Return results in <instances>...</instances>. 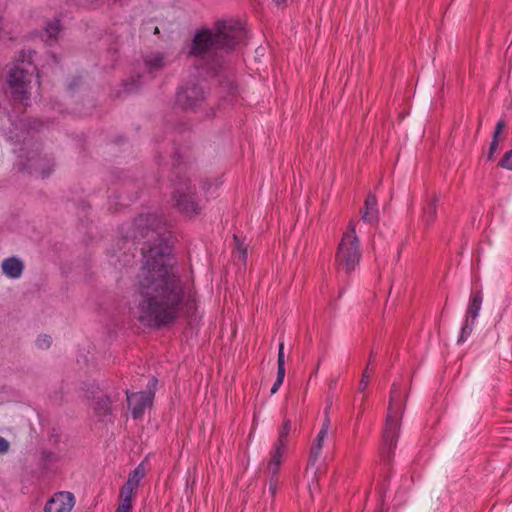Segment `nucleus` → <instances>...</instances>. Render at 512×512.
I'll use <instances>...</instances> for the list:
<instances>
[{"instance_id":"1","label":"nucleus","mask_w":512,"mask_h":512,"mask_svg":"<svg viewBox=\"0 0 512 512\" xmlns=\"http://www.w3.org/2000/svg\"><path fill=\"white\" fill-rule=\"evenodd\" d=\"M134 225L136 232L131 237L147 241L142 248L144 263L136 277L132 313L147 326L170 324L184 311L196 309V293L190 285L182 284L175 272L157 216L141 215Z\"/></svg>"},{"instance_id":"2","label":"nucleus","mask_w":512,"mask_h":512,"mask_svg":"<svg viewBox=\"0 0 512 512\" xmlns=\"http://www.w3.org/2000/svg\"><path fill=\"white\" fill-rule=\"evenodd\" d=\"M241 23L233 20L218 21L212 29L196 33L190 54L200 58L201 69L209 75H217L223 64V55L233 49L243 38Z\"/></svg>"},{"instance_id":"3","label":"nucleus","mask_w":512,"mask_h":512,"mask_svg":"<svg viewBox=\"0 0 512 512\" xmlns=\"http://www.w3.org/2000/svg\"><path fill=\"white\" fill-rule=\"evenodd\" d=\"M401 412V393L397 389L396 385H393L381 448V454L386 459H390L397 442Z\"/></svg>"},{"instance_id":"4","label":"nucleus","mask_w":512,"mask_h":512,"mask_svg":"<svg viewBox=\"0 0 512 512\" xmlns=\"http://www.w3.org/2000/svg\"><path fill=\"white\" fill-rule=\"evenodd\" d=\"M358 238L355 223L350 222L343 234L336 253V264L339 269L350 273L354 271L360 261Z\"/></svg>"},{"instance_id":"5","label":"nucleus","mask_w":512,"mask_h":512,"mask_svg":"<svg viewBox=\"0 0 512 512\" xmlns=\"http://www.w3.org/2000/svg\"><path fill=\"white\" fill-rule=\"evenodd\" d=\"M35 67L30 61L22 60L21 66H16L9 72L8 84L14 100L25 102L32 90V79Z\"/></svg>"},{"instance_id":"6","label":"nucleus","mask_w":512,"mask_h":512,"mask_svg":"<svg viewBox=\"0 0 512 512\" xmlns=\"http://www.w3.org/2000/svg\"><path fill=\"white\" fill-rule=\"evenodd\" d=\"M173 200L177 209L186 215H195L200 209L194 188L188 180L177 184L173 193Z\"/></svg>"},{"instance_id":"7","label":"nucleus","mask_w":512,"mask_h":512,"mask_svg":"<svg viewBox=\"0 0 512 512\" xmlns=\"http://www.w3.org/2000/svg\"><path fill=\"white\" fill-rule=\"evenodd\" d=\"M206 92L200 84L181 88L176 95L177 102L184 108L195 109L204 101Z\"/></svg>"},{"instance_id":"8","label":"nucleus","mask_w":512,"mask_h":512,"mask_svg":"<svg viewBox=\"0 0 512 512\" xmlns=\"http://www.w3.org/2000/svg\"><path fill=\"white\" fill-rule=\"evenodd\" d=\"M74 505V495L68 491H60L47 501L44 512H71Z\"/></svg>"},{"instance_id":"9","label":"nucleus","mask_w":512,"mask_h":512,"mask_svg":"<svg viewBox=\"0 0 512 512\" xmlns=\"http://www.w3.org/2000/svg\"><path fill=\"white\" fill-rule=\"evenodd\" d=\"M154 393L152 390L137 393L127 392V401L134 418L142 416L144 410L151 405Z\"/></svg>"},{"instance_id":"10","label":"nucleus","mask_w":512,"mask_h":512,"mask_svg":"<svg viewBox=\"0 0 512 512\" xmlns=\"http://www.w3.org/2000/svg\"><path fill=\"white\" fill-rule=\"evenodd\" d=\"M287 448L273 444L270 453L269 460L266 466V473L269 476H277L280 466L283 461V455Z\"/></svg>"},{"instance_id":"11","label":"nucleus","mask_w":512,"mask_h":512,"mask_svg":"<svg viewBox=\"0 0 512 512\" xmlns=\"http://www.w3.org/2000/svg\"><path fill=\"white\" fill-rule=\"evenodd\" d=\"M24 268L23 262L17 257H10L2 262L3 273L12 279H17L22 275Z\"/></svg>"},{"instance_id":"12","label":"nucleus","mask_w":512,"mask_h":512,"mask_svg":"<svg viewBox=\"0 0 512 512\" xmlns=\"http://www.w3.org/2000/svg\"><path fill=\"white\" fill-rule=\"evenodd\" d=\"M362 219L367 223H374L378 220V207L375 196H367L365 200V210L362 214Z\"/></svg>"},{"instance_id":"13","label":"nucleus","mask_w":512,"mask_h":512,"mask_svg":"<svg viewBox=\"0 0 512 512\" xmlns=\"http://www.w3.org/2000/svg\"><path fill=\"white\" fill-rule=\"evenodd\" d=\"M327 435L324 434V431H319L316 439L312 443L311 449H310V456L308 461V469L315 465L319 457L322 453L323 443L326 439Z\"/></svg>"},{"instance_id":"14","label":"nucleus","mask_w":512,"mask_h":512,"mask_svg":"<svg viewBox=\"0 0 512 512\" xmlns=\"http://www.w3.org/2000/svg\"><path fill=\"white\" fill-rule=\"evenodd\" d=\"M438 198L436 196H428L423 207L422 221L426 224H430L434 221L436 216Z\"/></svg>"},{"instance_id":"15","label":"nucleus","mask_w":512,"mask_h":512,"mask_svg":"<svg viewBox=\"0 0 512 512\" xmlns=\"http://www.w3.org/2000/svg\"><path fill=\"white\" fill-rule=\"evenodd\" d=\"M482 305V294L481 292H475L470 298V302L467 309L466 318L476 321Z\"/></svg>"},{"instance_id":"16","label":"nucleus","mask_w":512,"mask_h":512,"mask_svg":"<svg viewBox=\"0 0 512 512\" xmlns=\"http://www.w3.org/2000/svg\"><path fill=\"white\" fill-rule=\"evenodd\" d=\"M59 31H60L59 20H54L47 24L41 37L44 42L51 45L56 40V37H57Z\"/></svg>"},{"instance_id":"17","label":"nucleus","mask_w":512,"mask_h":512,"mask_svg":"<svg viewBox=\"0 0 512 512\" xmlns=\"http://www.w3.org/2000/svg\"><path fill=\"white\" fill-rule=\"evenodd\" d=\"M93 408L100 418H104L111 413V402L107 397H100L94 401Z\"/></svg>"},{"instance_id":"18","label":"nucleus","mask_w":512,"mask_h":512,"mask_svg":"<svg viewBox=\"0 0 512 512\" xmlns=\"http://www.w3.org/2000/svg\"><path fill=\"white\" fill-rule=\"evenodd\" d=\"M164 65V57L160 53H153L145 58V66L150 73L161 69Z\"/></svg>"},{"instance_id":"19","label":"nucleus","mask_w":512,"mask_h":512,"mask_svg":"<svg viewBox=\"0 0 512 512\" xmlns=\"http://www.w3.org/2000/svg\"><path fill=\"white\" fill-rule=\"evenodd\" d=\"M291 431H292L291 421L285 420L283 425L279 429L278 439L274 444L287 448Z\"/></svg>"},{"instance_id":"20","label":"nucleus","mask_w":512,"mask_h":512,"mask_svg":"<svg viewBox=\"0 0 512 512\" xmlns=\"http://www.w3.org/2000/svg\"><path fill=\"white\" fill-rule=\"evenodd\" d=\"M145 476V467L143 464H139L130 474L126 481L127 484L135 487L136 489L139 486L140 481Z\"/></svg>"},{"instance_id":"21","label":"nucleus","mask_w":512,"mask_h":512,"mask_svg":"<svg viewBox=\"0 0 512 512\" xmlns=\"http://www.w3.org/2000/svg\"><path fill=\"white\" fill-rule=\"evenodd\" d=\"M474 324H475V321H473L472 319H469V318L465 319V322L461 328L460 336L458 339L459 343H463L468 339V337L470 336V334L474 328Z\"/></svg>"},{"instance_id":"22","label":"nucleus","mask_w":512,"mask_h":512,"mask_svg":"<svg viewBox=\"0 0 512 512\" xmlns=\"http://www.w3.org/2000/svg\"><path fill=\"white\" fill-rule=\"evenodd\" d=\"M136 490L137 489L135 487L125 483L120 490L119 498H126L132 500V497L135 494Z\"/></svg>"},{"instance_id":"23","label":"nucleus","mask_w":512,"mask_h":512,"mask_svg":"<svg viewBox=\"0 0 512 512\" xmlns=\"http://www.w3.org/2000/svg\"><path fill=\"white\" fill-rule=\"evenodd\" d=\"M36 345L38 348L46 349L51 345V337L48 335H41L36 340Z\"/></svg>"},{"instance_id":"24","label":"nucleus","mask_w":512,"mask_h":512,"mask_svg":"<svg viewBox=\"0 0 512 512\" xmlns=\"http://www.w3.org/2000/svg\"><path fill=\"white\" fill-rule=\"evenodd\" d=\"M500 166L507 170H512V150L505 153L500 161Z\"/></svg>"},{"instance_id":"25","label":"nucleus","mask_w":512,"mask_h":512,"mask_svg":"<svg viewBox=\"0 0 512 512\" xmlns=\"http://www.w3.org/2000/svg\"><path fill=\"white\" fill-rule=\"evenodd\" d=\"M277 366H285V358H284V343L280 342L278 349V358H277Z\"/></svg>"},{"instance_id":"26","label":"nucleus","mask_w":512,"mask_h":512,"mask_svg":"<svg viewBox=\"0 0 512 512\" xmlns=\"http://www.w3.org/2000/svg\"><path fill=\"white\" fill-rule=\"evenodd\" d=\"M369 385V375L367 373V371H365L362 375V379L360 380V383H359V386H358V390L360 392H363L366 390V388L368 387Z\"/></svg>"},{"instance_id":"27","label":"nucleus","mask_w":512,"mask_h":512,"mask_svg":"<svg viewBox=\"0 0 512 512\" xmlns=\"http://www.w3.org/2000/svg\"><path fill=\"white\" fill-rule=\"evenodd\" d=\"M497 149H498V140L493 138V140L490 144V147H489L488 155H487L489 160L493 159L494 153L497 151Z\"/></svg>"},{"instance_id":"28","label":"nucleus","mask_w":512,"mask_h":512,"mask_svg":"<svg viewBox=\"0 0 512 512\" xmlns=\"http://www.w3.org/2000/svg\"><path fill=\"white\" fill-rule=\"evenodd\" d=\"M10 448V443L2 436H0V454H5Z\"/></svg>"},{"instance_id":"29","label":"nucleus","mask_w":512,"mask_h":512,"mask_svg":"<svg viewBox=\"0 0 512 512\" xmlns=\"http://www.w3.org/2000/svg\"><path fill=\"white\" fill-rule=\"evenodd\" d=\"M278 481L276 476H270L269 480V492L274 495L277 490Z\"/></svg>"},{"instance_id":"30","label":"nucleus","mask_w":512,"mask_h":512,"mask_svg":"<svg viewBox=\"0 0 512 512\" xmlns=\"http://www.w3.org/2000/svg\"><path fill=\"white\" fill-rule=\"evenodd\" d=\"M504 127H505V124H504V122L502 120L497 122L496 127H495V132H494V135H493L494 139L498 140V137L501 134V132L503 131Z\"/></svg>"},{"instance_id":"31","label":"nucleus","mask_w":512,"mask_h":512,"mask_svg":"<svg viewBox=\"0 0 512 512\" xmlns=\"http://www.w3.org/2000/svg\"><path fill=\"white\" fill-rule=\"evenodd\" d=\"M120 503L118 507H124L125 509H131L132 508V500L126 499V498H119Z\"/></svg>"},{"instance_id":"32","label":"nucleus","mask_w":512,"mask_h":512,"mask_svg":"<svg viewBox=\"0 0 512 512\" xmlns=\"http://www.w3.org/2000/svg\"><path fill=\"white\" fill-rule=\"evenodd\" d=\"M329 425H330V419H329L328 415L326 414L320 431H324V434L327 436H328V431H329Z\"/></svg>"},{"instance_id":"33","label":"nucleus","mask_w":512,"mask_h":512,"mask_svg":"<svg viewBox=\"0 0 512 512\" xmlns=\"http://www.w3.org/2000/svg\"><path fill=\"white\" fill-rule=\"evenodd\" d=\"M284 378H285V366H281V367L277 366V378L276 379H280L281 381H284Z\"/></svg>"},{"instance_id":"34","label":"nucleus","mask_w":512,"mask_h":512,"mask_svg":"<svg viewBox=\"0 0 512 512\" xmlns=\"http://www.w3.org/2000/svg\"><path fill=\"white\" fill-rule=\"evenodd\" d=\"M282 384H283V381H281L280 379H276L271 388V393L275 394L279 390V388L281 387Z\"/></svg>"},{"instance_id":"35","label":"nucleus","mask_w":512,"mask_h":512,"mask_svg":"<svg viewBox=\"0 0 512 512\" xmlns=\"http://www.w3.org/2000/svg\"><path fill=\"white\" fill-rule=\"evenodd\" d=\"M237 249L240 253V257L245 260L246 258V250L242 247V244L237 243Z\"/></svg>"},{"instance_id":"36","label":"nucleus","mask_w":512,"mask_h":512,"mask_svg":"<svg viewBox=\"0 0 512 512\" xmlns=\"http://www.w3.org/2000/svg\"><path fill=\"white\" fill-rule=\"evenodd\" d=\"M116 512H131V509H125L124 507H117Z\"/></svg>"},{"instance_id":"37","label":"nucleus","mask_w":512,"mask_h":512,"mask_svg":"<svg viewBox=\"0 0 512 512\" xmlns=\"http://www.w3.org/2000/svg\"><path fill=\"white\" fill-rule=\"evenodd\" d=\"M3 28H2V20H0V39H2L4 36H3Z\"/></svg>"},{"instance_id":"38","label":"nucleus","mask_w":512,"mask_h":512,"mask_svg":"<svg viewBox=\"0 0 512 512\" xmlns=\"http://www.w3.org/2000/svg\"><path fill=\"white\" fill-rule=\"evenodd\" d=\"M284 1H285V0H274V2H275L276 4H278V5H279V4H282Z\"/></svg>"},{"instance_id":"39","label":"nucleus","mask_w":512,"mask_h":512,"mask_svg":"<svg viewBox=\"0 0 512 512\" xmlns=\"http://www.w3.org/2000/svg\"><path fill=\"white\" fill-rule=\"evenodd\" d=\"M150 381L153 382V385H155L157 382L156 379H154V378H152Z\"/></svg>"}]
</instances>
